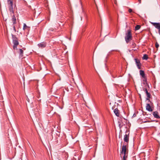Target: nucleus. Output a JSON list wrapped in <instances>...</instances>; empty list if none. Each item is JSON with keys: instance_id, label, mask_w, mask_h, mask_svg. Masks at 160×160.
I'll use <instances>...</instances> for the list:
<instances>
[{"instance_id": "obj_1", "label": "nucleus", "mask_w": 160, "mask_h": 160, "mask_svg": "<svg viewBox=\"0 0 160 160\" xmlns=\"http://www.w3.org/2000/svg\"><path fill=\"white\" fill-rule=\"evenodd\" d=\"M128 149L126 145H123L121 151L120 152V155L122 157L123 156V160H126L128 158Z\"/></svg>"}, {"instance_id": "obj_2", "label": "nucleus", "mask_w": 160, "mask_h": 160, "mask_svg": "<svg viewBox=\"0 0 160 160\" xmlns=\"http://www.w3.org/2000/svg\"><path fill=\"white\" fill-rule=\"evenodd\" d=\"M132 38V35L131 32V31L130 30H128L127 32L125 34V39L126 42L128 43Z\"/></svg>"}, {"instance_id": "obj_3", "label": "nucleus", "mask_w": 160, "mask_h": 160, "mask_svg": "<svg viewBox=\"0 0 160 160\" xmlns=\"http://www.w3.org/2000/svg\"><path fill=\"white\" fill-rule=\"evenodd\" d=\"M12 43L13 44V48L14 49H17V46L19 44L18 39L15 35L12 34Z\"/></svg>"}, {"instance_id": "obj_4", "label": "nucleus", "mask_w": 160, "mask_h": 160, "mask_svg": "<svg viewBox=\"0 0 160 160\" xmlns=\"http://www.w3.org/2000/svg\"><path fill=\"white\" fill-rule=\"evenodd\" d=\"M13 0H8V3L9 6V10L11 13H12L13 14L14 13V12L13 10Z\"/></svg>"}, {"instance_id": "obj_5", "label": "nucleus", "mask_w": 160, "mask_h": 160, "mask_svg": "<svg viewBox=\"0 0 160 160\" xmlns=\"http://www.w3.org/2000/svg\"><path fill=\"white\" fill-rule=\"evenodd\" d=\"M151 23L158 30V33L160 35V22H151Z\"/></svg>"}, {"instance_id": "obj_6", "label": "nucleus", "mask_w": 160, "mask_h": 160, "mask_svg": "<svg viewBox=\"0 0 160 160\" xmlns=\"http://www.w3.org/2000/svg\"><path fill=\"white\" fill-rule=\"evenodd\" d=\"M126 134L124 136V141L126 142H128L129 138V132L127 131L126 132Z\"/></svg>"}, {"instance_id": "obj_7", "label": "nucleus", "mask_w": 160, "mask_h": 160, "mask_svg": "<svg viewBox=\"0 0 160 160\" xmlns=\"http://www.w3.org/2000/svg\"><path fill=\"white\" fill-rule=\"evenodd\" d=\"M134 60L135 61L136 64L138 68L139 69H140L141 67V64L139 60L137 58H135Z\"/></svg>"}, {"instance_id": "obj_8", "label": "nucleus", "mask_w": 160, "mask_h": 160, "mask_svg": "<svg viewBox=\"0 0 160 160\" xmlns=\"http://www.w3.org/2000/svg\"><path fill=\"white\" fill-rule=\"evenodd\" d=\"M47 45V43L45 42H42L39 43L38 46L39 48H45Z\"/></svg>"}, {"instance_id": "obj_9", "label": "nucleus", "mask_w": 160, "mask_h": 160, "mask_svg": "<svg viewBox=\"0 0 160 160\" xmlns=\"http://www.w3.org/2000/svg\"><path fill=\"white\" fill-rule=\"evenodd\" d=\"M143 90L146 93V94L147 96V97L148 98H147V100H149V98H150V94L148 92L147 88H143Z\"/></svg>"}, {"instance_id": "obj_10", "label": "nucleus", "mask_w": 160, "mask_h": 160, "mask_svg": "<svg viewBox=\"0 0 160 160\" xmlns=\"http://www.w3.org/2000/svg\"><path fill=\"white\" fill-rule=\"evenodd\" d=\"M146 107V110L149 112H152L153 110L149 104H147Z\"/></svg>"}, {"instance_id": "obj_11", "label": "nucleus", "mask_w": 160, "mask_h": 160, "mask_svg": "<svg viewBox=\"0 0 160 160\" xmlns=\"http://www.w3.org/2000/svg\"><path fill=\"white\" fill-rule=\"evenodd\" d=\"M143 84H144L145 86V88H147V87L149 88V86L147 82V79L146 78H143Z\"/></svg>"}, {"instance_id": "obj_12", "label": "nucleus", "mask_w": 160, "mask_h": 160, "mask_svg": "<svg viewBox=\"0 0 160 160\" xmlns=\"http://www.w3.org/2000/svg\"><path fill=\"white\" fill-rule=\"evenodd\" d=\"M153 115L154 117L155 118H160V117L158 115V112L156 111L154 112H153Z\"/></svg>"}, {"instance_id": "obj_13", "label": "nucleus", "mask_w": 160, "mask_h": 160, "mask_svg": "<svg viewBox=\"0 0 160 160\" xmlns=\"http://www.w3.org/2000/svg\"><path fill=\"white\" fill-rule=\"evenodd\" d=\"M12 21L13 24H15L16 23V19L14 15H13L12 16Z\"/></svg>"}, {"instance_id": "obj_14", "label": "nucleus", "mask_w": 160, "mask_h": 160, "mask_svg": "<svg viewBox=\"0 0 160 160\" xmlns=\"http://www.w3.org/2000/svg\"><path fill=\"white\" fill-rule=\"evenodd\" d=\"M82 14H83L84 17H85L86 18H87V14L85 10L84 9V8L83 7H82Z\"/></svg>"}, {"instance_id": "obj_15", "label": "nucleus", "mask_w": 160, "mask_h": 160, "mask_svg": "<svg viewBox=\"0 0 160 160\" xmlns=\"http://www.w3.org/2000/svg\"><path fill=\"white\" fill-rule=\"evenodd\" d=\"M140 75L142 76V77L144 78H146L145 75V73L143 71L141 70L140 71Z\"/></svg>"}, {"instance_id": "obj_16", "label": "nucleus", "mask_w": 160, "mask_h": 160, "mask_svg": "<svg viewBox=\"0 0 160 160\" xmlns=\"http://www.w3.org/2000/svg\"><path fill=\"white\" fill-rule=\"evenodd\" d=\"M19 57H22L23 56V51L20 48L19 49Z\"/></svg>"}, {"instance_id": "obj_17", "label": "nucleus", "mask_w": 160, "mask_h": 160, "mask_svg": "<svg viewBox=\"0 0 160 160\" xmlns=\"http://www.w3.org/2000/svg\"><path fill=\"white\" fill-rule=\"evenodd\" d=\"M114 113L117 116H119V110L117 108H116L114 111Z\"/></svg>"}, {"instance_id": "obj_18", "label": "nucleus", "mask_w": 160, "mask_h": 160, "mask_svg": "<svg viewBox=\"0 0 160 160\" xmlns=\"http://www.w3.org/2000/svg\"><path fill=\"white\" fill-rule=\"evenodd\" d=\"M143 59L147 60L148 59V56L147 54H144L142 58Z\"/></svg>"}, {"instance_id": "obj_19", "label": "nucleus", "mask_w": 160, "mask_h": 160, "mask_svg": "<svg viewBox=\"0 0 160 160\" xmlns=\"http://www.w3.org/2000/svg\"><path fill=\"white\" fill-rule=\"evenodd\" d=\"M141 27V26L140 25H137L135 27V30H139Z\"/></svg>"}, {"instance_id": "obj_20", "label": "nucleus", "mask_w": 160, "mask_h": 160, "mask_svg": "<svg viewBox=\"0 0 160 160\" xmlns=\"http://www.w3.org/2000/svg\"><path fill=\"white\" fill-rule=\"evenodd\" d=\"M28 27L27 26V25H26V24L25 23H24L23 24V30H25V29H26Z\"/></svg>"}, {"instance_id": "obj_21", "label": "nucleus", "mask_w": 160, "mask_h": 160, "mask_svg": "<svg viewBox=\"0 0 160 160\" xmlns=\"http://www.w3.org/2000/svg\"><path fill=\"white\" fill-rule=\"evenodd\" d=\"M132 48H134L136 46V44L134 42H132Z\"/></svg>"}, {"instance_id": "obj_22", "label": "nucleus", "mask_w": 160, "mask_h": 160, "mask_svg": "<svg viewBox=\"0 0 160 160\" xmlns=\"http://www.w3.org/2000/svg\"><path fill=\"white\" fill-rule=\"evenodd\" d=\"M155 46L157 48H158L159 46V44L157 42L156 43Z\"/></svg>"}, {"instance_id": "obj_23", "label": "nucleus", "mask_w": 160, "mask_h": 160, "mask_svg": "<svg viewBox=\"0 0 160 160\" xmlns=\"http://www.w3.org/2000/svg\"><path fill=\"white\" fill-rule=\"evenodd\" d=\"M13 30H14V31L15 32H16V29L15 27V26L14 25L13 26Z\"/></svg>"}, {"instance_id": "obj_24", "label": "nucleus", "mask_w": 160, "mask_h": 160, "mask_svg": "<svg viewBox=\"0 0 160 160\" xmlns=\"http://www.w3.org/2000/svg\"><path fill=\"white\" fill-rule=\"evenodd\" d=\"M128 12H130V13H131V12H132V10L131 9V8H129L128 10Z\"/></svg>"}, {"instance_id": "obj_25", "label": "nucleus", "mask_w": 160, "mask_h": 160, "mask_svg": "<svg viewBox=\"0 0 160 160\" xmlns=\"http://www.w3.org/2000/svg\"><path fill=\"white\" fill-rule=\"evenodd\" d=\"M82 99H83V102H84H84H83L82 103H83V104H85V103H86L85 101V100H84V99L83 97L82 96Z\"/></svg>"}, {"instance_id": "obj_26", "label": "nucleus", "mask_w": 160, "mask_h": 160, "mask_svg": "<svg viewBox=\"0 0 160 160\" xmlns=\"http://www.w3.org/2000/svg\"><path fill=\"white\" fill-rule=\"evenodd\" d=\"M85 31V29H84V28H82V32L83 33V32H84Z\"/></svg>"}, {"instance_id": "obj_27", "label": "nucleus", "mask_w": 160, "mask_h": 160, "mask_svg": "<svg viewBox=\"0 0 160 160\" xmlns=\"http://www.w3.org/2000/svg\"><path fill=\"white\" fill-rule=\"evenodd\" d=\"M138 0L139 2V3H141V0Z\"/></svg>"}, {"instance_id": "obj_28", "label": "nucleus", "mask_w": 160, "mask_h": 160, "mask_svg": "<svg viewBox=\"0 0 160 160\" xmlns=\"http://www.w3.org/2000/svg\"><path fill=\"white\" fill-rule=\"evenodd\" d=\"M40 97V93L39 92V96H38V98H39V97Z\"/></svg>"}, {"instance_id": "obj_29", "label": "nucleus", "mask_w": 160, "mask_h": 160, "mask_svg": "<svg viewBox=\"0 0 160 160\" xmlns=\"http://www.w3.org/2000/svg\"><path fill=\"white\" fill-rule=\"evenodd\" d=\"M18 160H22V158H20Z\"/></svg>"}, {"instance_id": "obj_30", "label": "nucleus", "mask_w": 160, "mask_h": 160, "mask_svg": "<svg viewBox=\"0 0 160 160\" xmlns=\"http://www.w3.org/2000/svg\"><path fill=\"white\" fill-rule=\"evenodd\" d=\"M82 20V18H81V20Z\"/></svg>"}]
</instances>
